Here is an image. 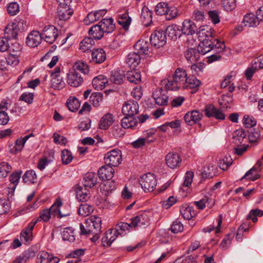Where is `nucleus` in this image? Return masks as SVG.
<instances>
[{"instance_id":"1","label":"nucleus","mask_w":263,"mask_h":263,"mask_svg":"<svg viewBox=\"0 0 263 263\" xmlns=\"http://www.w3.org/2000/svg\"><path fill=\"white\" fill-rule=\"evenodd\" d=\"M187 75L185 70L177 68L173 77L162 82V84L168 90H177L182 88L186 81Z\"/></svg>"},{"instance_id":"2","label":"nucleus","mask_w":263,"mask_h":263,"mask_svg":"<svg viewBox=\"0 0 263 263\" xmlns=\"http://www.w3.org/2000/svg\"><path fill=\"white\" fill-rule=\"evenodd\" d=\"M205 39L200 40L197 49L200 53L205 54L210 51L222 52L225 48L224 42H221L218 39Z\"/></svg>"},{"instance_id":"3","label":"nucleus","mask_w":263,"mask_h":263,"mask_svg":"<svg viewBox=\"0 0 263 263\" xmlns=\"http://www.w3.org/2000/svg\"><path fill=\"white\" fill-rule=\"evenodd\" d=\"M139 183L145 192H152L156 187L157 180L153 174L147 173L143 175L139 180Z\"/></svg>"},{"instance_id":"4","label":"nucleus","mask_w":263,"mask_h":263,"mask_svg":"<svg viewBox=\"0 0 263 263\" xmlns=\"http://www.w3.org/2000/svg\"><path fill=\"white\" fill-rule=\"evenodd\" d=\"M105 163L111 167L118 166L122 162L121 151L118 149H114L107 152L104 156Z\"/></svg>"},{"instance_id":"5","label":"nucleus","mask_w":263,"mask_h":263,"mask_svg":"<svg viewBox=\"0 0 263 263\" xmlns=\"http://www.w3.org/2000/svg\"><path fill=\"white\" fill-rule=\"evenodd\" d=\"M42 36L47 43L52 44L58 36V30L52 25L45 26L42 31Z\"/></svg>"},{"instance_id":"6","label":"nucleus","mask_w":263,"mask_h":263,"mask_svg":"<svg viewBox=\"0 0 263 263\" xmlns=\"http://www.w3.org/2000/svg\"><path fill=\"white\" fill-rule=\"evenodd\" d=\"M150 42L152 46L156 48L162 47L166 43L165 33L163 31L156 30L151 36Z\"/></svg>"},{"instance_id":"7","label":"nucleus","mask_w":263,"mask_h":263,"mask_svg":"<svg viewBox=\"0 0 263 263\" xmlns=\"http://www.w3.org/2000/svg\"><path fill=\"white\" fill-rule=\"evenodd\" d=\"M130 220L133 228L145 227L149 224V213L146 212L139 213Z\"/></svg>"},{"instance_id":"8","label":"nucleus","mask_w":263,"mask_h":263,"mask_svg":"<svg viewBox=\"0 0 263 263\" xmlns=\"http://www.w3.org/2000/svg\"><path fill=\"white\" fill-rule=\"evenodd\" d=\"M39 219H33L29 224L27 228L23 230L20 234L21 241L25 244H29L32 239V230Z\"/></svg>"},{"instance_id":"9","label":"nucleus","mask_w":263,"mask_h":263,"mask_svg":"<svg viewBox=\"0 0 263 263\" xmlns=\"http://www.w3.org/2000/svg\"><path fill=\"white\" fill-rule=\"evenodd\" d=\"M83 82V79L79 72L71 69L67 73V82L69 85L72 87H78L82 84Z\"/></svg>"},{"instance_id":"10","label":"nucleus","mask_w":263,"mask_h":263,"mask_svg":"<svg viewBox=\"0 0 263 263\" xmlns=\"http://www.w3.org/2000/svg\"><path fill=\"white\" fill-rule=\"evenodd\" d=\"M139 105L137 102L129 100L125 102L122 106V111L123 114L133 116L138 112Z\"/></svg>"},{"instance_id":"11","label":"nucleus","mask_w":263,"mask_h":263,"mask_svg":"<svg viewBox=\"0 0 263 263\" xmlns=\"http://www.w3.org/2000/svg\"><path fill=\"white\" fill-rule=\"evenodd\" d=\"M153 97L158 105L163 106L167 104L168 96L166 90L158 88L153 92Z\"/></svg>"},{"instance_id":"12","label":"nucleus","mask_w":263,"mask_h":263,"mask_svg":"<svg viewBox=\"0 0 263 263\" xmlns=\"http://www.w3.org/2000/svg\"><path fill=\"white\" fill-rule=\"evenodd\" d=\"M203 116L201 112L198 110H193L188 111L184 116L185 122L189 125H193L198 123Z\"/></svg>"},{"instance_id":"13","label":"nucleus","mask_w":263,"mask_h":263,"mask_svg":"<svg viewBox=\"0 0 263 263\" xmlns=\"http://www.w3.org/2000/svg\"><path fill=\"white\" fill-rule=\"evenodd\" d=\"M214 30L212 27L208 25L200 26L197 29V34L199 40L205 39H213Z\"/></svg>"},{"instance_id":"14","label":"nucleus","mask_w":263,"mask_h":263,"mask_svg":"<svg viewBox=\"0 0 263 263\" xmlns=\"http://www.w3.org/2000/svg\"><path fill=\"white\" fill-rule=\"evenodd\" d=\"M43 39L42 33L37 31H32L27 36L26 43L31 47H36Z\"/></svg>"},{"instance_id":"15","label":"nucleus","mask_w":263,"mask_h":263,"mask_svg":"<svg viewBox=\"0 0 263 263\" xmlns=\"http://www.w3.org/2000/svg\"><path fill=\"white\" fill-rule=\"evenodd\" d=\"M165 161L167 165L169 167L175 168L180 166L181 159L178 154L173 152L167 154L165 157Z\"/></svg>"},{"instance_id":"16","label":"nucleus","mask_w":263,"mask_h":263,"mask_svg":"<svg viewBox=\"0 0 263 263\" xmlns=\"http://www.w3.org/2000/svg\"><path fill=\"white\" fill-rule=\"evenodd\" d=\"M181 31L184 34L192 35L197 31V27L192 21L185 20L182 23Z\"/></svg>"},{"instance_id":"17","label":"nucleus","mask_w":263,"mask_h":263,"mask_svg":"<svg viewBox=\"0 0 263 263\" xmlns=\"http://www.w3.org/2000/svg\"><path fill=\"white\" fill-rule=\"evenodd\" d=\"M114 173V168L108 165L100 167L98 171V176L102 180H109L112 178Z\"/></svg>"},{"instance_id":"18","label":"nucleus","mask_w":263,"mask_h":263,"mask_svg":"<svg viewBox=\"0 0 263 263\" xmlns=\"http://www.w3.org/2000/svg\"><path fill=\"white\" fill-rule=\"evenodd\" d=\"M62 204V202L61 200H57L54 203L49 209H48L52 217L62 218L70 215L69 212H67L66 214H62L60 209Z\"/></svg>"},{"instance_id":"19","label":"nucleus","mask_w":263,"mask_h":263,"mask_svg":"<svg viewBox=\"0 0 263 263\" xmlns=\"http://www.w3.org/2000/svg\"><path fill=\"white\" fill-rule=\"evenodd\" d=\"M259 21L257 15L249 13L244 16L242 23L245 26L249 27H256L259 24Z\"/></svg>"},{"instance_id":"20","label":"nucleus","mask_w":263,"mask_h":263,"mask_svg":"<svg viewBox=\"0 0 263 263\" xmlns=\"http://www.w3.org/2000/svg\"><path fill=\"white\" fill-rule=\"evenodd\" d=\"M73 10L70 7L59 6L57 10V17L61 21L68 20L73 14Z\"/></svg>"},{"instance_id":"21","label":"nucleus","mask_w":263,"mask_h":263,"mask_svg":"<svg viewBox=\"0 0 263 263\" xmlns=\"http://www.w3.org/2000/svg\"><path fill=\"white\" fill-rule=\"evenodd\" d=\"M108 84V79L104 75H99L96 77L92 81L93 87L98 90L104 89Z\"/></svg>"},{"instance_id":"22","label":"nucleus","mask_w":263,"mask_h":263,"mask_svg":"<svg viewBox=\"0 0 263 263\" xmlns=\"http://www.w3.org/2000/svg\"><path fill=\"white\" fill-rule=\"evenodd\" d=\"M35 256V252L31 249H28L17 256L14 263H26Z\"/></svg>"},{"instance_id":"23","label":"nucleus","mask_w":263,"mask_h":263,"mask_svg":"<svg viewBox=\"0 0 263 263\" xmlns=\"http://www.w3.org/2000/svg\"><path fill=\"white\" fill-rule=\"evenodd\" d=\"M138 124V122L135 118L133 116H127L124 117L121 120V125L124 129H135Z\"/></svg>"},{"instance_id":"24","label":"nucleus","mask_w":263,"mask_h":263,"mask_svg":"<svg viewBox=\"0 0 263 263\" xmlns=\"http://www.w3.org/2000/svg\"><path fill=\"white\" fill-rule=\"evenodd\" d=\"M97 176L92 172L86 173L83 178V186L87 189L93 187L97 183Z\"/></svg>"},{"instance_id":"25","label":"nucleus","mask_w":263,"mask_h":263,"mask_svg":"<svg viewBox=\"0 0 263 263\" xmlns=\"http://www.w3.org/2000/svg\"><path fill=\"white\" fill-rule=\"evenodd\" d=\"M117 231L115 229H109L102 238V243L103 246H109L117 237Z\"/></svg>"},{"instance_id":"26","label":"nucleus","mask_w":263,"mask_h":263,"mask_svg":"<svg viewBox=\"0 0 263 263\" xmlns=\"http://www.w3.org/2000/svg\"><path fill=\"white\" fill-rule=\"evenodd\" d=\"M99 23L104 33H111L115 29V25L112 18L103 19Z\"/></svg>"},{"instance_id":"27","label":"nucleus","mask_w":263,"mask_h":263,"mask_svg":"<svg viewBox=\"0 0 263 263\" xmlns=\"http://www.w3.org/2000/svg\"><path fill=\"white\" fill-rule=\"evenodd\" d=\"M200 54L198 49L190 48L185 52L184 56L189 63H195L199 60Z\"/></svg>"},{"instance_id":"28","label":"nucleus","mask_w":263,"mask_h":263,"mask_svg":"<svg viewBox=\"0 0 263 263\" xmlns=\"http://www.w3.org/2000/svg\"><path fill=\"white\" fill-rule=\"evenodd\" d=\"M104 34L105 33L99 23L92 26L89 30L90 37L96 40H100L103 36Z\"/></svg>"},{"instance_id":"29","label":"nucleus","mask_w":263,"mask_h":263,"mask_svg":"<svg viewBox=\"0 0 263 263\" xmlns=\"http://www.w3.org/2000/svg\"><path fill=\"white\" fill-rule=\"evenodd\" d=\"M92 61L95 63H102L106 59V54L104 50L101 48L96 49L91 53Z\"/></svg>"},{"instance_id":"30","label":"nucleus","mask_w":263,"mask_h":263,"mask_svg":"<svg viewBox=\"0 0 263 263\" xmlns=\"http://www.w3.org/2000/svg\"><path fill=\"white\" fill-rule=\"evenodd\" d=\"M180 212L184 219L190 220L196 215V212L193 207L187 204L183 205L180 207Z\"/></svg>"},{"instance_id":"31","label":"nucleus","mask_w":263,"mask_h":263,"mask_svg":"<svg viewBox=\"0 0 263 263\" xmlns=\"http://www.w3.org/2000/svg\"><path fill=\"white\" fill-rule=\"evenodd\" d=\"M152 12L148 7L145 6L143 7L140 18L144 25L147 26L152 22Z\"/></svg>"},{"instance_id":"32","label":"nucleus","mask_w":263,"mask_h":263,"mask_svg":"<svg viewBox=\"0 0 263 263\" xmlns=\"http://www.w3.org/2000/svg\"><path fill=\"white\" fill-rule=\"evenodd\" d=\"M141 58L139 54L136 52L129 53L126 60L127 64L130 67L134 68L140 62Z\"/></svg>"},{"instance_id":"33","label":"nucleus","mask_w":263,"mask_h":263,"mask_svg":"<svg viewBox=\"0 0 263 263\" xmlns=\"http://www.w3.org/2000/svg\"><path fill=\"white\" fill-rule=\"evenodd\" d=\"M18 33L16 27L12 23L8 24L5 29L4 36L10 40L15 39Z\"/></svg>"},{"instance_id":"34","label":"nucleus","mask_w":263,"mask_h":263,"mask_svg":"<svg viewBox=\"0 0 263 263\" xmlns=\"http://www.w3.org/2000/svg\"><path fill=\"white\" fill-rule=\"evenodd\" d=\"M62 237L64 241L73 242L75 240L74 230L71 227H67L63 229Z\"/></svg>"},{"instance_id":"35","label":"nucleus","mask_w":263,"mask_h":263,"mask_svg":"<svg viewBox=\"0 0 263 263\" xmlns=\"http://www.w3.org/2000/svg\"><path fill=\"white\" fill-rule=\"evenodd\" d=\"M126 77L129 82L136 84H139L141 81V74L137 70L127 71Z\"/></svg>"},{"instance_id":"36","label":"nucleus","mask_w":263,"mask_h":263,"mask_svg":"<svg viewBox=\"0 0 263 263\" xmlns=\"http://www.w3.org/2000/svg\"><path fill=\"white\" fill-rule=\"evenodd\" d=\"M114 121L112 115L106 114L101 119L99 127L101 129H106L113 123Z\"/></svg>"},{"instance_id":"37","label":"nucleus","mask_w":263,"mask_h":263,"mask_svg":"<svg viewBox=\"0 0 263 263\" xmlns=\"http://www.w3.org/2000/svg\"><path fill=\"white\" fill-rule=\"evenodd\" d=\"M201 82L193 76L188 77L182 88H198Z\"/></svg>"},{"instance_id":"38","label":"nucleus","mask_w":263,"mask_h":263,"mask_svg":"<svg viewBox=\"0 0 263 263\" xmlns=\"http://www.w3.org/2000/svg\"><path fill=\"white\" fill-rule=\"evenodd\" d=\"M76 197L80 201H87L89 198L88 189L82 186L78 187L76 191Z\"/></svg>"},{"instance_id":"39","label":"nucleus","mask_w":263,"mask_h":263,"mask_svg":"<svg viewBox=\"0 0 263 263\" xmlns=\"http://www.w3.org/2000/svg\"><path fill=\"white\" fill-rule=\"evenodd\" d=\"M134 48L139 53L146 54L148 51V43L144 40H139L134 45Z\"/></svg>"},{"instance_id":"40","label":"nucleus","mask_w":263,"mask_h":263,"mask_svg":"<svg viewBox=\"0 0 263 263\" xmlns=\"http://www.w3.org/2000/svg\"><path fill=\"white\" fill-rule=\"evenodd\" d=\"M132 228H133V227L132 222L130 223L121 222L116 226L115 230L117 231L118 235H124L126 234V231L129 232Z\"/></svg>"},{"instance_id":"41","label":"nucleus","mask_w":263,"mask_h":263,"mask_svg":"<svg viewBox=\"0 0 263 263\" xmlns=\"http://www.w3.org/2000/svg\"><path fill=\"white\" fill-rule=\"evenodd\" d=\"M51 86L57 89H61L64 87L65 83L63 80V78L61 76L54 74V77H51Z\"/></svg>"},{"instance_id":"42","label":"nucleus","mask_w":263,"mask_h":263,"mask_svg":"<svg viewBox=\"0 0 263 263\" xmlns=\"http://www.w3.org/2000/svg\"><path fill=\"white\" fill-rule=\"evenodd\" d=\"M95 44V41L91 37H86L80 43V49L83 52H86L90 50L93 45Z\"/></svg>"},{"instance_id":"43","label":"nucleus","mask_w":263,"mask_h":263,"mask_svg":"<svg viewBox=\"0 0 263 263\" xmlns=\"http://www.w3.org/2000/svg\"><path fill=\"white\" fill-rule=\"evenodd\" d=\"M66 104L69 110L73 112L78 110L80 106V103L79 100L75 97H69L67 101Z\"/></svg>"},{"instance_id":"44","label":"nucleus","mask_w":263,"mask_h":263,"mask_svg":"<svg viewBox=\"0 0 263 263\" xmlns=\"http://www.w3.org/2000/svg\"><path fill=\"white\" fill-rule=\"evenodd\" d=\"M37 176L33 170L27 171L23 176V180L27 184H32L36 182Z\"/></svg>"},{"instance_id":"45","label":"nucleus","mask_w":263,"mask_h":263,"mask_svg":"<svg viewBox=\"0 0 263 263\" xmlns=\"http://www.w3.org/2000/svg\"><path fill=\"white\" fill-rule=\"evenodd\" d=\"M22 172L21 171L12 173L9 177V180L11 182L12 186L10 188L12 190V192H13L20 181L21 176Z\"/></svg>"},{"instance_id":"46","label":"nucleus","mask_w":263,"mask_h":263,"mask_svg":"<svg viewBox=\"0 0 263 263\" xmlns=\"http://www.w3.org/2000/svg\"><path fill=\"white\" fill-rule=\"evenodd\" d=\"M93 207L87 203L81 204L79 207L78 213L80 215L87 216L93 211Z\"/></svg>"},{"instance_id":"47","label":"nucleus","mask_w":263,"mask_h":263,"mask_svg":"<svg viewBox=\"0 0 263 263\" xmlns=\"http://www.w3.org/2000/svg\"><path fill=\"white\" fill-rule=\"evenodd\" d=\"M71 70H75V71H80L84 74H87L89 72L88 65L82 61H78L76 62Z\"/></svg>"},{"instance_id":"48","label":"nucleus","mask_w":263,"mask_h":263,"mask_svg":"<svg viewBox=\"0 0 263 263\" xmlns=\"http://www.w3.org/2000/svg\"><path fill=\"white\" fill-rule=\"evenodd\" d=\"M118 23L122 25L124 28H128L131 22V18L129 17L127 12L119 15Z\"/></svg>"},{"instance_id":"49","label":"nucleus","mask_w":263,"mask_h":263,"mask_svg":"<svg viewBox=\"0 0 263 263\" xmlns=\"http://www.w3.org/2000/svg\"><path fill=\"white\" fill-rule=\"evenodd\" d=\"M124 76L119 71L113 70L111 72L110 81L116 84H120L123 82Z\"/></svg>"},{"instance_id":"50","label":"nucleus","mask_w":263,"mask_h":263,"mask_svg":"<svg viewBox=\"0 0 263 263\" xmlns=\"http://www.w3.org/2000/svg\"><path fill=\"white\" fill-rule=\"evenodd\" d=\"M90 223H92L93 226V229L96 232H101L102 220L99 217L95 215H92L89 218Z\"/></svg>"},{"instance_id":"51","label":"nucleus","mask_w":263,"mask_h":263,"mask_svg":"<svg viewBox=\"0 0 263 263\" xmlns=\"http://www.w3.org/2000/svg\"><path fill=\"white\" fill-rule=\"evenodd\" d=\"M21 50V46L16 41L11 42L9 44V49H8L9 53H12L15 55H20Z\"/></svg>"},{"instance_id":"52","label":"nucleus","mask_w":263,"mask_h":263,"mask_svg":"<svg viewBox=\"0 0 263 263\" xmlns=\"http://www.w3.org/2000/svg\"><path fill=\"white\" fill-rule=\"evenodd\" d=\"M219 104L222 106L223 108L230 107V104L233 102L232 96L231 95H222L219 99Z\"/></svg>"},{"instance_id":"53","label":"nucleus","mask_w":263,"mask_h":263,"mask_svg":"<svg viewBox=\"0 0 263 263\" xmlns=\"http://www.w3.org/2000/svg\"><path fill=\"white\" fill-rule=\"evenodd\" d=\"M166 32L168 36L173 40L180 36V29L176 26H168L166 29Z\"/></svg>"},{"instance_id":"54","label":"nucleus","mask_w":263,"mask_h":263,"mask_svg":"<svg viewBox=\"0 0 263 263\" xmlns=\"http://www.w3.org/2000/svg\"><path fill=\"white\" fill-rule=\"evenodd\" d=\"M12 23L14 26L16 27V28L18 32L24 31L27 29L26 22L23 19H16L14 22H12Z\"/></svg>"},{"instance_id":"55","label":"nucleus","mask_w":263,"mask_h":263,"mask_svg":"<svg viewBox=\"0 0 263 263\" xmlns=\"http://www.w3.org/2000/svg\"><path fill=\"white\" fill-rule=\"evenodd\" d=\"M153 141V139H147L140 138L132 142V145L135 148H139L144 146L146 144H149Z\"/></svg>"},{"instance_id":"56","label":"nucleus","mask_w":263,"mask_h":263,"mask_svg":"<svg viewBox=\"0 0 263 263\" xmlns=\"http://www.w3.org/2000/svg\"><path fill=\"white\" fill-rule=\"evenodd\" d=\"M242 122L247 128H251L256 124V121L253 116L245 115L242 119Z\"/></svg>"},{"instance_id":"57","label":"nucleus","mask_w":263,"mask_h":263,"mask_svg":"<svg viewBox=\"0 0 263 263\" xmlns=\"http://www.w3.org/2000/svg\"><path fill=\"white\" fill-rule=\"evenodd\" d=\"M168 7V5L166 3H159L156 6L155 11L158 15H165Z\"/></svg>"},{"instance_id":"58","label":"nucleus","mask_w":263,"mask_h":263,"mask_svg":"<svg viewBox=\"0 0 263 263\" xmlns=\"http://www.w3.org/2000/svg\"><path fill=\"white\" fill-rule=\"evenodd\" d=\"M11 170V167L7 162H2L0 163V178L6 177L8 173Z\"/></svg>"},{"instance_id":"59","label":"nucleus","mask_w":263,"mask_h":263,"mask_svg":"<svg viewBox=\"0 0 263 263\" xmlns=\"http://www.w3.org/2000/svg\"><path fill=\"white\" fill-rule=\"evenodd\" d=\"M61 158L63 164H68L73 159L71 153L67 149H64L62 152Z\"/></svg>"},{"instance_id":"60","label":"nucleus","mask_w":263,"mask_h":263,"mask_svg":"<svg viewBox=\"0 0 263 263\" xmlns=\"http://www.w3.org/2000/svg\"><path fill=\"white\" fill-rule=\"evenodd\" d=\"M102 95L100 92H93L90 96V101L95 106H98L99 103L102 101Z\"/></svg>"},{"instance_id":"61","label":"nucleus","mask_w":263,"mask_h":263,"mask_svg":"<svg viewBox=\"0 0 263 263\" xmlns=\"http://www.w3.org/2000/svg\"><path fill=\"white\" fill-rule=\"evenodd\" d=\"M178 14V11L175 7L171 6L168 7L167 12H166L165 16L166 19L171 20L176 17Z\"/></svg>"},{"instance_id":"62","label":"nucleus","mask_w":263,"mask_h":263,"mask_svg":"<svg viewBox=\"0 0 263 263\" xmlns=\"http://www.w3.org/2000/svg\"><path fill=\"white\" fill-rule=\"evenodd\" d=\"M246 136V134L242 129L236 130L233 134V138L234 140H235V142L238 141L239 143H241Z\"/></svg>"},{"instance_id":"63","label":"nucleus","mask_w":263,"mask_h":263,"mask_svg":"<svg viewBox=\"0 0 263 263\" xmlns=\"http://www.w3.org/2000/svg\"><path fill=\"white\" fill-rule=\"evenodd\" d=\"M19 11V5L16 2L11 3L7 6V11L10 15H16Z\"/></svg>"},{"instance_id":"64","label":"nucleus","mask_w":263,"mask_h":263,"mask_svg":"<svg viewBox=\"0 0 263 263\" xmlns=\"http://www.w3.org/2000/svg\"><path fill=\"white\" fill-rule=\"evenodd\" d=\"M50 254L45 251L40 252L37 257V263H48Z\"/></svg>"}]
</instances>
